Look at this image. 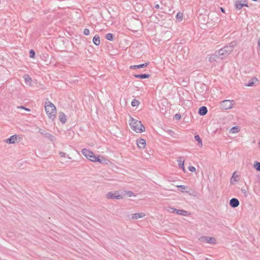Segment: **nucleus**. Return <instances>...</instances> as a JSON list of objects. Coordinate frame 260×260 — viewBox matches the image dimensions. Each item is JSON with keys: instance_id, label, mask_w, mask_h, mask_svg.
Here are the masks:
<instances>
[{"instance_id": "34", "label": "nucleus", "mask_w": 260, "mask_h": 260, "mask_svg": "<svg viewBox=\"0 0 260 260\" xmlns=\"http://www.w3.org/2000/svg\"><path fill=\"white\" fill-rule=\"evenodd\" d=\"M183 15L181 13H178L176 15V18L182 20Z\"/></svg>"}, {"instance_id": "10", "label": "nucleus", "mask_w": 260, "mask_h": 260, "mask_svg": "<svg viewBox=\"0 0 260 260\" xmlns=\"http://www.w3.org/2000/svg\"><path fill=\"white\" fill-rule=\"evenodd\" d=\"M235 5L236 9H239V10H241L243 6H246L247 7H248L247 3L242 4V0H241V1L238 0V1H236L235 3Z\"/></svg>"}, {"instance_id": "35", "label": "nucleus", "mask_w": 260, "mask_h": 260, "mask_svg": "<svg viewBox=\"0 0 260 260\" xmlns=\"http://www.w3.org/2000/svg\"><path fill=\"white\" fill-rule=\"evenodd\" d=\"M83 33L85 35L87 36L89 34L90 31L88 28H85Z\"/></svg>"}, {"instance_id": "26", "label": "nucleus", "mask_w": 260, "mask_h": 260, "mask_svg": "<svg viewBox=\"0 0 260 260\" xmlns=\"http://www.w3.org/2000/svg\"><path fill=\"white\" fill-rule=\"evenodd\" d=\"M240 129L238 126H233L230 129V132L233 134L237 133L239 132Z\"/></svg>"}, {"instance_id": "41", "label": "nucleus", "mask_w": 260, "mask_h": 260, "mask_svg": "<svg viewBox=\"0 0 260 260\" xmlns=\"http://www.w3.org/2000/svg\"><path fill=\"white\" fill-rule=\"evenodd\" d=\"M175 117H176V119H179L180 118V117H181V116L179 114H176L175 115Z\"/></svg>"}, {"instance_id": "6", "label": "nucleus", "mask_w": 260, "mask_h": 260, "mask_svg": "<svg viewBox=\"0 0 260 260\" xmlns=\"http://www.w3.org/2000/svg\"><path fill=\"white\" fill-rule=\"evenodd\" d=\"M106 198L108 199H112V200H121L123 199V196H122V193L121 194H119L118 191H110L106 194Z\"/></svg>"}, {"instance_id": "33", "label": "nucleus", "mask_w": 260, "mask_h": 260, "mask_svg": "<svg viewBox=\"0 0 260 260\" xmlns=\"http://www.w3.org/2000/svg\"><path fill=\"white\" fill-rule=\"evenodd\" d=\"M35 55V52L33 50H30L29 51V57L30 58H34Z\"/></svg>"}, {"instance_id": "7", "label": "nucleus", "mask_w": 260, "mask_h": 260, "mask_svg": "<svg viewBox=\"0 0 260 260\" xmlns=\"http://www.w3.org/2000/svg\"><path fill=\"white\" fill-rule=\"evenodd\" d=\"M199 241L201 242L210 243V244H215L216 240L215 238L210 237L208 236H203L199 238Z\"/></svg>"}, {"instance_id": "24", "label": "nucleus", "mask_w": 260, "mask_h": 260, "mask_svg": "<svg viewBox=\"0 0 260 260\" xmlns=\"http://www.w3.org/2000/svg\"><path fill=\"white\" fill-rule=\"evenodd\" d=\"M184 161L183 160H182L180 158V159L178 160V164L179 167L182 169V170L184 171L185 168H184Z\"/></svg>"}, {"instance_id": "39", "label": "nucleus", "mask_w": 260, "mask_h": 260, "mask_svg": "<svg viewBox=\"0 0 260 260\" xmlns=\"http://www.w3.org/2000/svg\"><path fill=\"white\" fill-rule=\"evenodd\" d=\"M241 191L244 194L245 196L246 197L247 196V191L244 189H242Z\"/></svg>"}, {"instance_id": "37", "label": "nucleus", "mask_w": 260, "mask_h": 260, "mask_svg": "<svg viewBox=\"0 0 260 260\" xmlns=\"http://www.w3.org/2000/svg\"><path fill=\"white\" fill-rule=\"evenodd\" d=\"M188 170L191 172H194L196 170V168L193 166H189L188 167Z\"/></svg>"}, {"instance_id": "36", "label": "nucleus", "mask_w": 260, "mask_h": 260, "mask_svg": "<svg viewBox=\"0 0 260 260\" xmlns=\"http://www.w3.org/2000/svg\"><path fill=\"white\" fill-rule=\"evenodd\" d=\"M17 108H18V109H24V110H26V111H30V109H29L27 108H25V107H24V106H18V107H17Z\"/></svg>"}, {"instance_id": "17", "label": "nucleus", "mask_w": 260, "mask_h": 260, "mask_svg": "<svg viewBox=\"0 0 260 260\" xmlns=\"http://www.w3.org/2000/svg\"><path fill=\"white\" fill-rule=\"evenodd\" d=\"M106 161V159L103 156L100 157L99 155L96 156L95 160L94 161V162H99L102 164H104Z\"/></svg>"}, {"instance_id": "45", "label": "nucleus", "mask_w": 260, "mask_h": 260, "mask_svg": "<svg viewBox=\"0 0 260 260\" xmlns=\"http://www.w3.org/2000/svg\"><path fill=\"white\" fill-rule=\"evenodd\" d=\"M220 9H221V11L222 12H224V9L222 8H221Z\"/></svg>"}, {"instance_id": "28", "label": "nucleus", "mask_w": 260, "mask_h": 260, "mask_svg": "<svg viewBox=\"0 0 260 260\" xmlns=\"http://www.w3.org/2000/svg\"><path fill=\"white\" fill-rule=\"evenodd\" d=\"M106 38L109 41H112L114 38V36L112 34L109 33L106 35Z\"/></svg>"}, {"instance_id": "2", "label": "nucleus", "mask_w": 260, "mask_h": 260, "mask_svg": "<svg viewBox=\"0 0 260 260\" xmlns=\"http://www.w3.org/2000/svg\"><path fill=\"white\" fill-rule=\"evenodd\" d=\"M236 45L235 42H232L228 45L220 49L218 52L219 56H220V59H223L227 57L233 51Z\"/></svg>"}, {"instance_id": "11", "label": "nucleus", "mask_w": 260, "mask_h": 260, "mask_svg": "<svg viewBox=\"0 0 260 260\" xmlns=\"http://www.w3.org/2000/svg\"><path fill=\"white\" fill-rule=\"evenodd\" d=\"M137 144L140 148H144L146 146L145 140L143 139H140L137 141Z\"/></svg>"}, {"instance_id": "18", "label": "nucleus", "mask_w": 260, "mask_h": 260, "mask_svg": "<svg viewBox=\"0 0 260 260\" xmlns=\"http://www.w3.org/2000/svg\"><path fill=\"white\" fill-rule=\"evenodd\" d=\"M149 74H135L134 75V76L135 78H141V79H145V78H148L150 77Z\"/></svg>"}, {"instance_id": "46", "label": "nucleus", "mask_w": 260, "mask_h": 260, "mask_svg": "<svg viewBox=\"0 0 260 260\" xmlns=\"http://www.w3.org/2000/svg\"><path fill=\"white\" fill-rule=\"evenodd\" d=\"M189 194H190V195H193V196H196V194H193V193H189Z\"/></svg>"}, {"instance_id": "23", "label": "nucleus", "mask_w": 260, "mask_h": 260, "mask_svg": "<svg viewBox=\"0 0 260 260\" xmlns=\"http://www.w3.org/2000/svg\"><path fill=\"white\" fill-rule=\"evenodd\" d=\"M24 79L25 82L26 84H31L32 80L29 75H25L24 76Z\"/></svg>"}, {"instance_id": "44", "label": "nucleus", "mask_w": 260, "mask_h": 260, "mask_svg": "<svg viewBox=\"0 0 260 260\" xmlns=\"http://www.w3.org/2000/svg\"><path fill=\"white\" fill-rule=\"evenodd\" d=\"M245 3H247V2L246 1H242V4H245Z\"/></svg>"}, {"instance_id": "8", "label": "nucleus", "mask_w": 260, "mask_h": 260, "mask_svg": "<svg viewBox=\"0 0 260 260\" xmlns=\"http://www.w3.org/2000/svg\"><path fill=\"white\" fill-rule=\"evenodd\" d=\"M219 59H220V56H219L218 53L216 52L214 54H212L209 57V61L212 63L215 61H218Z\"/></svg>"}, {"instance_id": "21", "label": "nucleus", "mask_w": 260, "mask_h": 260, "mask_svg": "<svg viewBox=\"0 0 260 260\" xmlns=\"http://www.w3.org/2000/svg\"><path fill=\"white\" fill-rule=\"evenodd\" d=\"M257 81H258V80L256 78H253L245 85L247 86H253L254 85V83Z\"/></svg>"}, {"instance_id": "20", "label": "nucleus", "mask_w": 260, "mask_h": 260, "mask_svg": "<svg viewBox=\"0 0 260 260\" xmlns=\"http://www.w3.org/2000/svg\"><path fill=\"white\" fill-rule=\"evenodd\" d=\"M175 213L178 215H181L183 216H187V211L184 210H179L176 209Z\"/></svg>"}, {"instance_id": "42", "label": "nucleus", "mask_w": 260, "mask_h": 260, "mask_svg": "<svg viewBox=\"0 0 260 260\" xmlns=\"http://www.w3.org/2000/svg\"><path fill=\"white\" fill-rule=\"evenodd\" d=\"M154 7H155V8L156 9H157L159 8V5H158V4H156V5H155Z\"/></svg>"}, {"instance_id": "29", "label": "nucleus", "mask_w": 260, "mask_h": 260, "mask_svg": "<svg viewBox=\"0 0 260 260\" xmlns=\"http://www.w3.org/2000/svg\"><path fill=\"white\" fill-rule=\"evenodd\" d=\"M139 104H140L139 102L136 99L133 100V101H132V103H131V105L133 107L138 106Z\"/></svg>"}, {"instance_id": "13", "label": "nucleus", "mask_w": 260, "mask_h": 260, "mask_svg": "<svg viewBox=\"0 0 260 260\" xmlns=\"http://www.w3.org/2000/svg\"><path fill=\"white\" fill-rule=\"evenodd\" d=\"M208 110L206 107L202 106L199 108L198 113L201 116H204L207 113Z\"/></svg>"}, {"instance_id": "12", "label": "nucleus", "mask_w": 260, "mask_h": 260, "mask_svg": "<svg viewBox=\"0 0 260 260\" xmlns=\"http://www.w3.org/2000/svg\"><path fill=\"white\" fill-rule=\"evenodd\" d=\"M146 216V214L144 213H137L135 214H133L132 215V219H137L140 218H143Z\"/></svg>"}, {"instance_id": "9", "label": "nucleus", "mask_w": 260, "mask_h": 260, "mask_svg": "<svg viewBox=\"0 0 260 260\" xmlns=\"http://www.w3.org/2000/svg\"><path fill=\"white\" fill-rule=\"evenodd\" d=\"M239 201L236 198H232L230 201V205L233 208L237 207L239 205Z\"/></svg>"}, {"instance_id": "31", "label": "nucleus", "mask_w": 260, "mask_h": 260, "mask_svg": "<svg viewBox=\"0 0 260 260\" xmlns=\"http://www.w3.org/2000/svg\"><path fill=\"white\" fill-rule=\"evenodd\" d=\"M176 187H178V188H181V191L182 192H187L188 193V191H184V189H185L186 188V186H184V185H177Z\"/></svg>"}, {"instance_id": "40", "label": "nucleus", "mask_w": 260, "mask_h": 260, "mask_svg": "<svg viewBox=\"0 0 260 260\" xmlns=\"http://www.w3.org/2000/svg\"><path fill=\"white\" fill-rule=\"evenodd\" d=\"M59 154H60V156H61V157H64L66 155V153L64 152H60L59 153Z\"/></svg>"}, {"instance_id": "47", "label": "nucleus", "mask_w": 260, "mask_h": 260, "mask_svg": "<svg viewBox=\"0 0 260 260\" xmlns=\"http://www.w3.org/2000/svg\"><path fill=\"white\" fill-rule=\"evenodd\" d=\"M68 158H69V159H71V158L70 156H68Z\"/></svg>"}, {"instance_id": "15", "label": "nucleus", "mask_w": 260, "mask_h": 260, "mask_svg": "<svg viewBox=\"0 0 260 260\" xmlns=\"http://www.w3.org/2000/svg\"><path fill=\"white\" fill-rule=\"evenodd\" d=\"M149 64V62H146L144 63H142L139 65H134V66H131L130 67V68L131 69H140V68H143L144 67H147Z\"/></svg>"}, {"instance_id": "38", "label": "nucleus", "mask_w": 260, "mask_h": 260, "mask_svg": "<svg viewBox=\"0 0 260 260\" xmlns=\"http://www.w3.org/2000/svg\"><path fill=\"white\" fill-rule=\"evenodd\" d=\"M203 86V87H205V85H202L200 83H197V84L195 85V87H196V88L197 89V88H198V86Z\"/></svg>"}, {"instance_id": "30", "label": "nucleus", "mask_w": 260, "mask_h": 260, "mask_svg": "<svg viewBox=\"0 0 260 260\" xmlns=\"http://www.w3.org/2000/svg\"><path fill=\"white\" fill-rule=\"evenodd\" d=\"M236 172H234L231 179V183H233L234 181H237L236 178L238 177V175H236Z\"/></svg>"}, {"instance_id": "27", "label": "nucleus", "mask_w": 260, "mask_h": 260, "mask_svg": "<svg viewBox=\"0 0 260 260\" xmlns=\"http://www.w3.org/2000/svg\"><path fill=\"white\" fill-rule=\"evenodd\" d=\"M253 167L256 170L260 171V162L258 161H255L253 165Z\"/></svg>"}, {"instance_id": "25", "label": "nucleus", "mask_w": 260, "mask_h": 260, "mask_svg": "<svg viewBox=\"0 0 260 260\" xmlns=\"http://www.w3.org/2000/svg\"><path fill=\"white\" fill-rule=\"evenodd\" d=\"M194 139L198 142V144L200 147L203 146L202 141L199 135H196L194 136Z\"/></svg>"}, {"instance_id": "22", "label": "nucleus", "mask_w": 260, "mask_h": 260, "mask_svg": "<svg viewBox=\"0 0 260 260\" xmlns=\"http://www.w3.org/2000/svg\"><path fill=\"white\" fill-rule=\"evenodd\" d=\"M122 196H125V195H127L128 197H133V196H136L134 192L133 191H122Z\"/></svg>"}, {"instance_id": "19", "label": "nucleus", "mask_w": 260, "mask_h": 260, "mask_svg": "<svg viewBox=\"0 0 260 260\" xmlns=\"http://www.w3.org/2000/svg\"><path fill=\"white\" fill-rule=\"evenodd\" d=\"M92 41H93V43L95 45L98 46L99 45H100V39L99 36L98 35H95L94 36Z\"/></svg>"}, {"instance_id": "3", "label": "nucleus", "mask_w": 260, "mask_h": 260, "mask_svg": "<svg viewBox=\"0 0 260 260\" xmlns=\"http://www.w3.org/2000/svg\"><path fill=\"white\" fill-rule=\"evenodd\" d=\"M129 124L131 128L137 133H141L145 131V127L140 121L135 119L131 117Z\"/></svg>"}, {"instance_id": "1", "label": "nucleus", "mask_w": 260, "mask_h": 260, "mask_svg": "<svg viewBox=\"0 0 260 260\" xmlns=\"http://www.w3.org/2000/svg\"><path fill=\"white\" fill-rule=\"evenodd\" d=\"M45 109L49 119L53 120L56 116V109L54 105L50 101L45 103Z\"/></svg>"}, {"instance_id": "4", "label": "nucleus", "mask_w": 260, "mask_h": 260, "mask_svg": "<svg viewBox=\"0 0 260 260\" xmlns=\"http://www.w3.org/2000/svg\"><path fill=\"white\" fill-rule=\"evenodd\" d=\"M82 153L87 159H89L91 161L94 162L95 160L96 156L94 155L92 151L89 149L85 148L83 149L82 150Z\"/></svg>"}, {"instance_id": "14", "label": "nucleus", "mask_w": 260, "mask_h": 260, "mask_svg": "<svg viewBox=\"0 0 260 260\" xmlns=\"http://www.w3.org/2000/svg\"><path fill=\"white\" fill-rule=\"evenodd\" d=\"M17 140V136L13 135L11 136L9 138L7 139L6 142L9 144H14L15 143Z\"/></svg>"}, {"instance_id": "32", "label": "nucleus", "mask_w": 260, "mask_h": 260, "mask_svg": "<svg viewBox=\"0 0 260 260\" xmlns=\"http://www.w3.org/2000/svg\"><path fill=\"white\" fill-rule=\"evenodd\" d=\"M167 210L168 212L170 213H175L176 209L172 207H169L167 209Z\"/></svg>"}, {"instance_id": "5", "label": "nucleus", "mask_w": 260, "mask_h": 260, "mask_svg": "<svg viewBox=\"0 0 260 260\" xmlns=\"http://www.w3.org/2000/svg\"><path fill=\"white\" fill-rule=\"evenodd\" d=\"M234 104L235 102L233 100H226L220 103V107L222 109L229 110L232 109Z\"/></svg>"}, {"instance_id": "16", "label": "nucleus", "mask_w": 260, "mask_h": 260, "mask_svg": "<svg viewBox=\"0 0 260 260\" xmlns=\"http://www.w3.org/2000/svg\"><path fill=\"white\" fill-rule=\"evenodd\" d=\"M59 119L62 123L64 124L66 122V121H67L66 116L63 113H62V112L59 113Z\"/></svg>"}, {"instance_id": "43", "label": "nucleus", "mask_w": 260, "mask_h": 260, "mask_svg": "<svg viewBox=\"0 0 260 260\" xmlns=\"http://www.w3.org/2000/svg\"><path fill=\"white\" fill-rule=\"evenodd\" d=\"M257 44H258V46L260 47V38L258 40Z\"/></svg>"}]
</instances>
